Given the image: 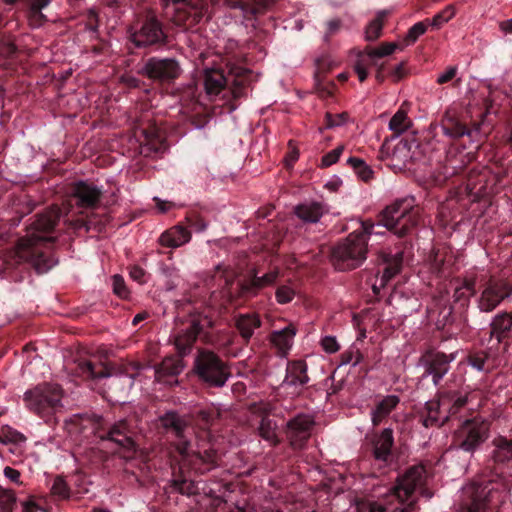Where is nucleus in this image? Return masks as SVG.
<instances>
[{"label": "nucleus", "mask_w": 512, "mask_h": 512, "mask_svg": "<svg viewBox=\"0 0 512 512\" xmlns=\"http://www.w3.org/2000/svg\"><path fill=\"white\" fill-rule=\"evenodd\" d=\"M419 221L420 208L416 205L415 198L397 199L378 215L377 224L365 220L360 229L338 242L331 250V262L339 271L355 269L366 260L369 236L380 233L374 231L375 226H382L398 237H405L417 227Z\"/></svg>", "instance_id": "obj_1"}, {"label": "nucleus", "mask_w": 512, "mask_h": 512, "mask_svg": "<svg viewBox=\"0 0 512 512\" xmlns=\"http://www.w3.org/2000/svg\"><path fill=\"white\" fill-rule=\"evenodd\" d=\"M62 212L58 206H52L38 213L30 223L26 237L19 240L16 252L9 258L0 255V275L8 276L14 263H28L39 274L48 272L58 263L52 245Z\"/></svg>", "instance_id": "obj_2"}, {"label": "nucleus", "mask_w": 512, "mask_h": 512, "mask_svg": "<svg viewBox=\"0 0 512 512\" xmlns=\"http://www.w3.org/2000/svg\"><path fill=\"white\" fill-rule=\"evenodd\" d=\"M426 470L423 465L409 467L397 478L390 493L379 501H368L359 507V512H414L417 508L416 491L431 498L432 492L424 488Z\"/></svg>", "instance_id": "obj_3"}, {"label": "nucleus", "mask_w": 512, "mask_h": 512, "mask_svg": "<svg viewBox=\"0 0 512 512\" xmlns=\"http://www.w3.org/2000/svg\"><path fill=\"white\" fill-rule=\"evenodd\" d=\"M508 484L496 474L491 479L474 481L464 487L462 512H494L505 503Z\"/></svg>", "instance_id": "obj_4"}, {"label": "nucleus", "mask_w": 512, "mask_h": 512, "mask_svg": "<svg viewBox=\"0 0 512 512\" xmlns=\"http://www.w3.org/2000/svg\"><path fill=\"white\" fill-rule=\"evenodd\" d=\"M254 80L253 74L248 69H240L239 72L230 80L225 77L223 71L218 69H209L204 73L203 84L205 92L209 97L218 96L223 94V98L229 97L227 102L230 104V109L237 108L236 102L241 98L247 97V89Z\"/></svg>", "instance_id": "obj_5"}, {"label": "nucleus", "mask_w": 512, "mask_h": 512, "mask_svg": "<svg viewBox=\"0 0 512 512\" xmlns=\"http://www.w3.org/2000/svg\"><path fill=\"white\" fill-rule=\"evenodd\" d=\"M193 371L198 380L209 388H222L231 377L229 365L214 351L199 348Z\"/></svg>", "instance_id": "obj_6"}, {"label": "nucleus", "mask_w": 512, "mask_h": 512, "mask_svg": "<svg viewBox=\"0 0 512 512\" xmlns=\"http://www.w3.org/2000/svg\"><path fill=\"white\" fill-rule=\"evenodd\" d=\"M490 422L481 417L465 419L454 430L450 448L473 456L490 436Z\"/></svg>", "instance_id": "obj_7"}, {"label": "nucleus", "mask_w": 512, "mask_h": 512, "mask_svg": "<svg viewBox=\"0 0 512 512\" xmlns=\"http://www.w3.org/2000/svg\"><path fill=\"white\" fill-rule=\"evenodd\" d=\"M182 325L183 327L178 328L174 336V345L178 354L184 357L192 351L199 337L204 342L209 341L213 321L204 312L189 310V316L182 322Z\"/></svg>", "instance_id": "obj_8"}, {"label": "nucleus", "mask_w": 512, "mask_h": 512, "mask_svg": "<svg viewBox=\"0 0 512 512\" xmlns=\"http://www.w3.org/2000/svg\"><path fill=\"white\" fill-rule=\"evenodd\" d=\"M128 38L136 48L158 49L167 42L162 22L150 13L129 27Z\"/></svg>", "instance_id": "obj_9"}, {"label": "nucleus", "mask_w": 512, "mask_h": 512, "mask_svg": "<svg viewBox=\"0 0 512 512\" xmlns=\"http://www.w3.org/2000/svg\"><path fill=\"white\" fill-rule=\"evenodd\" d=\"M62 388L57 384L43 383L27 390L23 401L26 407L42 418H49L61 405Z\"/></svg>", "instance_id": "obj_10"}, {"label": "nucleus", "mask_w": 512, "mask_h": 512, "mask_svg": "<svg viewBox=\"0 0 512 512\" xmlns=\"http://www.w3.org/2000/svg\"><path fill=\"white\" fill-rule=\"evenodd\" d=\"M366 440L374 465L379 469H391L397 466L399 453L395 446L392 428L375 431L367 435Z\"/></svg>", "instance_id": "obj_11"}, {"label": "nucleus", "mask_w": 512, "mask_h": 512, "mask_svg": "<svg viewBox=\"0 0 512 512\" xmlns=\"http://www.w3.org/2000/svg\"><path fill=\"white\" fill-rule=\"evenodd\" d=\"M98 431L101 440L110 441L127 453L136 452L137 425L134 419L125 418L111 424L102 418Z\"/></svg>", "instance_id": "obj_12"}, {"label": "nucleus", "mask_w": 512, "mask_h": 512, "mask_svg": "<svg viewBox=\"0 0 512 512\" xmlns=\"http://www.w3.org/2000/svg\"><path fill=\"white\" fill-rule=\"evenodd\" d=\"M160 427L175 438V449L182 456L188 458L191 449L192 429L190 422L175 411H167L158 417Z\"/></svg>", "instance_id": "obj_13"}, {"label": "nucleus", "mask_w": 512, "mask_h": 512, "mask_svg": "<svg viewBox=\"0 0 512 512\" xmlns=\"http://www.w3.org/2000/svg\"><path fill=\"white\" fill-rule=\"evenodd\" d=\"M138 73L158 84L171 85L182 74V68L176 58L153 56L144 62Z\"/></svg>", "instance_id": "obj_14"}, {"label": "nucleus", "mask_w": 512, "mask_h": 512, "mask_svg": "<svg viewBox=\"0 0 512 512\" xmlns=\"http://www.w3.org/2000/svg\"><path fill=\"white\" fill-rule=\"evenodd\" d=\"M165 8L174 7L173 20L176 25L190 28L196 25L203 17L205 0H161Z\"/></svg>", "instance_id": "obj_15"}, {"label": "nucleus", "mask_w": 512, "mask_h": 512, "mask_svg": "<svg viewBox=\"0 0 512 512\" xmlns=\"http://www.w3.org/2000/svg\"><path fill=\"white\" fill-rule=\"evenodd\" d=\"M280 275L279 268L275 267L262 276L258 275L256 269H252L248 274L237 283L238 297L243 300H249L256 297L259 292L268 286L278 284L277 280Z\"/></svg>", "instance_id": "obj_16"}, {"label": "nucleus", "mask_w": 512, "mask_h": 512, "mask_svg": "<svg viewBox=\"0 0 512 512\" xmlns=\"http://www.w3.org/2000/svg\"><path fill=\"white\" fill-rule=\"evenodd\" d=\"M455 359L453 354L447 355L441 351L428 350L419 359L424 368L422 378L431 377L436 387H439L444 376L450 370V364Z\"/></svg>", "instance_id": "obj_17"}, {"label": "nucleus", "mask_w": 512, "mask_h": 512, "mask_svg": "<svg viewBox=\"0 0 512 512\" xmlns=\"http://www.w3.org/2000/svg\"><path fill=\"white\" fill-rule=\"evenodd\" d=\"M511 294L512 285L507 280H490L477 299V307L481 312H492Z\"/></svg>", "instance_id": "obj_18"}, {"label": "nucleus", "mask_w": 512, "mask_h": 512, "mask_svg": "<svg viewBox=\"0 0 512 512\" xmlns=\"http://www.w3.org/2000/svg\"><path fill=\"white\" fill-rule=\"evenodd\" d=\"M313 425V419L305 414H298L286 423L284 432L292 449H302L306 445Z\"/></svg>", "instance_id": "obj_19"}, {"label": "nucleus", "mask_w": 512, "mask_h": 512, "mask_svg": "<svg viewBox=\"0 0 512 512\" xmlns=\"http://www.w3.org/2000/svg\"><path fill=\"white\" fill-rule=\"evenodd\" d=\"M103 191L94 183L77 181L71 186L70 196L75 205L82 209H96L100 204Z\"/></svg>", "instance_id": "obj_20"}, {"label": "nucleus", "mask_w": 512, "mask_h": 512, "mask_svg": "<svg viewBox=\"0 0 512 512\" xmlns=\"http://www.w3.org/2000/svg\"><path fill=\"white\" fill-rule=\"evenodd\" d=\"M139 153L144 157H152L162 153L166 148V140L162 130L154 123L140 128Z\"/></svg>", "instance_id": "obj_21"}, {"label": "nucleus", "mask_w": 512, "mask_h": 512, "mask_svg": "<svg viewBox=\"0 0 512 512\" xmlns=\"http://www.w3.org/2000/svg\"><path fill=\"white\" fill-rule=\"evenodd\" d=\"M436 397H439L445 412L442 422H448L451 417L456 416L468 404L469 393L440 386Z\"/></svg>", "instance_id": "obj_22"}, {"label": "nucleus", "mask_w": 512, "mask_h": 512, "mask_svg": "<svg viewBox=\"0 0 512 512\" xmlns=\"http://www.w3.org/2000/svg\"><path fill=\"white\" fill-rule=\"evenodd\" d=\"M493 339L505 351L512 345V311H500L492 318L490 340Z\"/></svg>", "instance_id": "obj_23"}, {"label": "nucleus", "mask_w": 512, "mask_h": 512, "mask_svg": "<svg viewBox=\"0 0 512 512\" xmlns=\"http://www.w3.org/2000/svg\"><path fill=\"white\" fill-rule=\"evenodd\" d=\"M75 376L85 381L98 382L112 375L111 368L101 362L89 359H79L76 361L75 367L72 369Z\"/></svg>", "instance_id": "obj_24"}, {"label": "nucleus", "mask_w": 512, "mask_h": 512, "mask_svg": "<svg viewBox=\"0 0 512 512\" xmlns=\"http://www.w3.org/2000/svg\"><path fill=\"white\" fill-rule=\"evenodd\" d=\"M100 423H102L101 416L87 414H74L65 420V426L69 433L83 434L90 430L97 436Z\"/></svg>", "instance_id": "obj_25"}, {"label": "nucleus", "mask_w": 512, "mask_h": 512, "mask_svg": "<svg viewBox=\"0 0 512 512\" xmlns=\"http://www.w3.org/2000/svg\"><path fill=\"white\" fill-rule=\"evenodd\" d=\"M191 240V232L182 223H179L165 230L159 237L158 242L167 248H178Z\"/></svg>", "instance_id": "obj_26"}, {"label": "nucleus", "mask_w": 512, "mask_h": 512, "mask_svg": "<svg viewBox=\"0 0 512 512\" xmlns=\"http://www.w3.org/2000/svg\"><path fill=\"white\" fill-rule=\"evenodd\" d=\"M444 414L445 412L440 403V399L436 397V399L429 400L425 403L424 407L419 412V419L426 428L442 426L446 423L442 422Z\"/></svg>", "instance_id": "obj_27"}, {"label": "nucleus", "mask_w": 512, "mask_h": 512, "mask_svg": "<svg viewBox=\"0 0 512 512\" xmlns=\"http://www.w3.org/2000/svg\"><path fill=\"white\" fill-rule=\"evenodd\" d=\"M399 403L400 398L397 395H386L376 401L374 408L370 412L373 427L381 425Z\"/></svg>", "instance_id": "obj_28"}, {"label": "nucleus", "mask_w": 512, "mask_h": 512, "mask_svg": "<svg viewBox=\"0 0 512 512\" xmlns=\"http://www.w3.org/2000/svg\"><path fill=\"white\" fill-rule=\"evenodd\" d=\"M262 326V320L257 313L239 314L235 318V327L244 343H249L255 331Z\"/></svg>", "instance_id": "obj_29"}, {"label": "nucleus", "mask_w": 512, "mask_h": 512, "mask_svg": "<svg viewBox=\"0 0 512 512\" xmlns=\"http://www.w3.org/2000/svg\"><path fill=\"white\" fill-rule=\"evenodd\" d=\"M326 212L323 203L317 201H305L294 207V214L305 223H317Z\"/></svg>", "instance_id": "obj_30"}, {"label": "nucleus", "mask_w": 512, "mask_h": 512, "mask_svg": "<svg viewBox=\"0 0 512 512\" xmlns=\"http://www.w3.org/2000/svg\"><path fill=\"white\" fill-rule=\"evenodd\" d=\"M309 382L307 364L302 360L290 361L287 364L286 376L282 385H306Z\"/></svg>", "instance_id": "obj_31"}, {"label": "nucleus", "mask_w": 512, "mask_h": 512, "mask_svg": "<svg viewBox=\"0 0 512 512\" xmlns=\"http://www.w3.org/2000/svg\"><path fill=\"white\" fill-rule=\"evenodd\" d=\"M274 0H225L231 8L240 9L248 19L263 13Z\"/></svg>", "instance_id": "obj_32"}, {"label": "nucleus", "mask_w": 512, "mask_h": 512, "mask_svg": "<svg viewBox=\"0 0 512 512\" xmlns=\"http://www.w3.org/2000/svg\"><path fill=\"white\" fill-rule=\"evenodd\" d=\"M295 335L296 328L292 324H289L281 330L273 331L270 334V342L277 348L279 355L285 356L292 346Z\"/></svg>", "instance_id": "obj_33"}, {"label": "nucleus", "mask_w": 512, "mask_h": 512, "mask_svg": "<svg viewBox=\"0 0 512 512\" xmlns=\"http://www.w3.org/2000/svg\"><path fill=\"white\" fill-rule=\"evenodd\" d=\"M385 267L380 278L381 287H385L397 274L400 273L403 264V252L387 254L383 258Z\"/></svg>", "instance_id": "obj_34"}, {"label": "nucleus", "mask_w": 512, "mask_h": 512, "mask_svg": "<svg viewBox=\"0 0 512 512\" xmlns=\"http://www.w3.org/2000/svg\"><path fill=\"white\" fill-rule=\"evenodd\" d=\"M441 129L443 134L451 139H459L470 134L468 127L449 112H446L441 120Z\"/></svg>", "instance_id": "obj_35"}, {"label": "nucleus", "mask_w": 512, "mask_h": 512, "mask_svg": "<svg viewBox=\"0 0 512 512\" xmlns=\"http://www.w3.org/2000/svg\"><path fill=\"white\" fill-rule=\"evenodd\" d=\"M475 286V279H464L460 285H457L454 288V304L457 305L459 308L466 309L469 306L470 298L475 295Z\"/></svg>", "instance_id": "obj_36"}, {"label": "nucleus", "mask_w": 512, "mask_h": 512, "mask_svg": "<svg viewBox=\"0 0 512 512\" xmlns=\"http://www.w3.org/2000/svg\"><path fill=\"white\" fill-rule=\"evenodd\" d=\"M184 459L190 461L195 466L204 465L205 468L202 471L204 472L205 470L208 471L217 466L219 456L217 451L213 448L205 449L203 452H194L190 449L189 457Z\"/></svg>", "instance_id": "obj_37"}, {"label": "nucleus", "mask_w": 512, "mask_h": 512, "mask_svg": "<svg viewBox=\"0 0 512 512\" xmlns=\"http://www.w3.org/2000/svg\"><path fill=\"white\" fill-rule=\"evenodd\" d=\"M492 443L495 448L492 452L491 460L495 464H504L512 460V439L499 436Z\"/></svg>", "instance_id": "obj_38"}, {"label": "nucleus", "mask_w": 512, "mask_h": 512, "mask_svg": "<svg viewBox=\"0 0 512 512\" xmlns=\"http://www.w3.org/2000/svg\"><path fill=\"white\" fill-rule=\"evenodd\" d=\"M277 422L269 417H262L257 428L258 435L271 446L276 447L281 443L278 436Z\"/></svg>", "instance_id": "obj_39"}, {"label": "nucleus", "mask_w": 512, "mask_h": 512, "mask_svg": "<svg viewBox=\"0 0 512 512\" xmlns=\"http://www.w3.org/2000/svg\"><path fill=\"white\" fill-rule=\"evenodd\" d=\"M171 486L175 491L182 495L192 496L198 493V487L194 480L186 477L185 473L179 469L173 473Z\"/></svg>", "instance_id": "obj_40"}, {"label": "nucleus", "mask_w": 512, "mask_h": 512, "mask_svg": "<svg viewBox=\"0 0 512 512\" xmlns=\"http://www.w3.org/2000/svg\"><path fill=\"white\" fill-rule=\"evenodd\" d=\"M411 158V143L408 140H400L390 155L392 165L398 169L406 167Z\"/></svg>", "instance_id": "obj_41"}, {"label": "nucleus", "mask_w": 512, "mask_h": 512, "mask_svg": "<svg viewBox=\"0 0 512 512\" xmlns=\"http://www.w3.org/2000/svg\"><path fill=\"white\" fill-rule=\"evenodd\" d=\"M473 158L469 153L462 155L459 160L453 159L448 155L447 163L443 167L442 174L445 179L461 174L468 162Z\"/></svg>", "instance_id": "obj_42"}, {"label": "nucleus", "mask_w": 512, "mask_h": 512, "mask_svg": "<svg viewBox=\"0 0 512 512\" xmlns=\"http://www.w3.org/2000/svg\"><path fill=\"white\" fill-rule=\"evenodd\" d=\"M387 16L385 11H381L377 16L367 25L365 29V39L367 41H375L382 34L384 21Z\"/></svg>", "instance_id": "obj_43"}, {"label": "nucleus", "mask_w": 512, "mask_h": 512, "mask_svg": "<svg viewBox=\"0 0 512 512\" xmlns=\"http://www.w3.org/2000/svg\"><path fill=\"white\" fill-rule=\"evenodd\" d=\"M411 121L407 113L403 110H398L389 121V129L393 131L396 136L404 133L409 129Z\"/></svg>", "instance_id": "obj_44"}, {"label": "nucleus", "mask_w": 512, "mask_h": 512, "mask_svg": "<svg viewBox=\"0 0 512 512\" xmlns=\"http://www.w3.org/2000/svg\"><path fill=\"white\" fill-rule=\"evenodd\" d=\"M183 365L180 361L166 358L156 367V374L159 377H174L181 373Z\"/></svg>", "instance_id": "obj_45"}, {"label": "nucleus", "mask_w": 512, "mask_h": 512, "mask_svg": "<svg viewBox=\"0 0 512 512\" xmlns=\"http://www.w3.org/2000/svg\"><path fill=\"white\" fill-rule=\"evenodd\" d=\"M398 48L397 43H382L378 47L367 46L365 53L372 64H376V58H382L391 55Z\"/></svg>", "instance_id": "obj_46"}, {"label": "nucleus", "mask_w": 512, "mask_h": 512, "mask_svg": "<svg viewBox=\"0 0 512 512\" xmlns=\"http://www.w3.org/2000/svg\"><path fill=\"white\" fill-rule=\"evenodd\" d=\"M185 222L191 229L198 233L205 231L208 227V221L196 209L187 211Z\"/></svg>", "instance_id": "obj_47"}, {"label": "nucleus", "mask_w": 512, "mask_h": 512, "mask_svg": "<svg viewBox=\"0 0 512 512\" xmlns=\"http://www.w3.org/2000/svg\"><path fill=\"white\" fill-rule=\"evenodd\" d=\"M347 163L353 168L358 177L364 182H369L373 178V170L362 159L350 157Z\"/></svg>", "instance_id": "obj_48"}, {"label": "nucleus", "mask_w": 512, "mask_h": 512, "mask_svg": "<svg viewBox=\"0 0 512 512\" xmlns=\"http://www.w3.org/2000/svg\"><path fill=\"white\" fill-rule=\"evenodd\" d=\"M295 295L296 290L293 287L291 280L285 284H278L275 291L276 301L282 305L290 303L294 299Z\"/></svg>", "instance_id": "obj_49"}, {"label": "nucleus", "mask_w": 512, "mask_h": 512, "mask_svg": "<svg viewBox=\"0 0 512 512\" xmlns=\"http://www.w3.org/2000/svg\"><path fill=\"white\" fill-rule=\"evenodd\" d=\"M428 27V18L423 21L415 23L412 27L409 28L406 36L404 37V44L406 46H409L415 43L418 40V38L427 31Z\"/></svg>", "instance_id": "obj_50"}, {"label": "nucleus", "mask_w": 512, "mask_h": 512, "mask_svg": "<svg viewBox=\"0 0 512 512\" xmlns=\"http://www.w3.org/2000/svg\"><path fill=\"white\" fill-rule=\"evenodd\" d=\"M219 416L214 409H201L195 413V421L202 429H208Z\"/></svg>", "instance_id": "obj_51"}, {"label": "nucleus", "mask_w": 512, "mask_h": 512, "mask_svg": "<svg viewBox=\"0 0 512 512\" xmlns=\"http://www.w3.org/2000/svg\"><path fill=\"white\" fill-rule=\"evenodd\" d=\"M51 494L60 500L69 499L71 496V490L67 482L63 477L57 476L51 486Z\"/></svg>", "instance_id": "obj_52"}, {"label": "nucleus", "mask_w": 512, "mask_h": 512, "mask_svg": "<svg viewBox=\"0 0 512 512\" xmlns=\"http://www.w3.org/2000/svg\"><path fill=\"white\" fill-rule=\"evenodd\" d=\"M0 440L2 443L19 444L26 441V437L16 429L6 425L1 428Z\"/></svg>", "instance_id": "obj_53"}, {"label": "nucleus", "mask_w": 512, "mask_h": 512, "mask_svg": "<svg viewBox=\"0 0 512 512\" xmlns=\"http://www.w3.org/2000/svg\"><path fill=\"white\" fill-rule=\"evenodd\" d=\"M205 110V107L198 100L193 103L195 114L192 116L191 122L196 128H203L208 123L209 116L204 113Z\"/></svg>", "instance_id": "obj_54"}, {"label": "nucleus", "mask_w": 512, "mask_h": 512, "mask_svg": "<svg viewBox=\"0 0 512 512\" xmlns=\"http://www.w3.org/2000/svg\"><path fill=\"white\" fill-rule=\"evenodd\" d=\"M454 16V9L451 6L446 7L441 12L437 13L432 19H429V26L433 29L441 28Z\"/></svg>", "instance_id": "obj_55"}, {"label": "nucleus", "mask_w": 512, "mask_h": 512, "mask_svg": "<svg viewBox=\"0 0 512 512\" xmlns=\"http://www.w3.org/2000/svg\"><path fill=\"white\" fill-rule=\"evenodd\" d=\"M489 359V354L485 351H476L468 355V364L478 371H487L486 362Z\"/></svg>", "instance_id": "obj_56"}, {"label": "nucleus", "mask_w": 512, "mask_h": 512, "mask_svg": "<svg viewBox=\"0 0 512 512\" xmlns=\"http://www.w3.org/2000/svg\"><path fill=\"white\" fill-rule=\"evenodd\" d=\"M16 496L12 490L0 486V506L3 512H12Z\"/></svg>", "instance_id": "obj_57"}, {"label": "nucleus", "mask_w": 512, "mask_h": 512, "mask_svg": "<svg viewBox=\"0 0 512 512\" xmlns=\"http://www.w3.org/2000/svg\"><path fill=\"white\" fill-rule=\"evenodd\" d=\"M112 286H113V292L122 299H127L129 297V289L126 286V283L124 281V278L116 274L112 277Z\"/></svg>", "instance_id": "obj_58"}, {"label": "nucleus", "mask_w": 512, "mask_h": 512, "mask_svg": "<svg viewBox=\"0 0 512 512\" xmlns=\"http://www.w3.org/2000/svg\"><path fill=\"white\" fill-rule=\"evenodd\" d=\"M22 512H48L43 499L30 497L23 503Z\"/></svg>", "instance_id": "obj_59"}, {"label": "nucleus", "mask_w": 512, "mask_h": 512, "mask_svg": "<svg viewBox=\"0 0 512 512\" xmlns=\"http://www.w3.org/2000/svg\"><path fill=\"white\" fill-rule=\"evenodd\" d=\"M343 150H344L343 146H338L335 149H333L332 151L326 153L322 157V160H321L322 167H329V166L335 164L338 161V159L340 158Z\"/></svg>", "instance_id": "obj_60"}, {"label": "nucleus", "mask_w": 512, "mask_h": 512, "mask_svg": "<svg viewBox=\"0 0 512 512\" xmlns=\"http://www.w3.org/2000/svg\"><path fill=\"white\" fill-rule=\"evenodd\" d=\"M141 369L142 365L139 362H128L120 366L119 372L130 378H135Z\"/></svg>", "instance_id": "obj_61"}, {"label": "nucleus", "mask_w": 512, "mask_h": 512, "mask_svg": "<svg viewBox=\"0 0 512 512\" xmlns=\"http://www.w3.org/2000/svg\"><path fill=\"white\" fill-rule=\"evenodd\" d=\"M341 26H342V22L340 19L329 20L326 23V31H325L324 40L326 42H328L332 36H334L335 34H337L340 31Z\"/></svg>", "instance_id": "obj_62"}, {"label": "nucleus", "mask_w": 512, "mask_h": 512, "mask_svg": "<svg viewBox=\"0 0 512 512\" xmlns=\"http://www.w3.org/2000/svg\"><path fill=\"white\" fill-rule=\"evenodd\" d=\"M362 359L363 355L358 350L356 352L346 351L341 354V364L352 363L353 366H356L362 361Z\"/></svg>", "instance_id": "obj_63"}, {"label": "nucleus", "mask_w": 512, "mask_h": 512, "mask_svg": "<svg viewBox=\"0 0 512 512\" xmlns=\"http://www.w3.org/2000/svg\"><path fill=\"white\" fill-rule=\"evenodd\" d=\"M251 411L261 418L269 417L270 413L272 412V405L268 402L254 403L251 406Z\"/></svg>", "instance_id": "obj_64"}]
</instances>
